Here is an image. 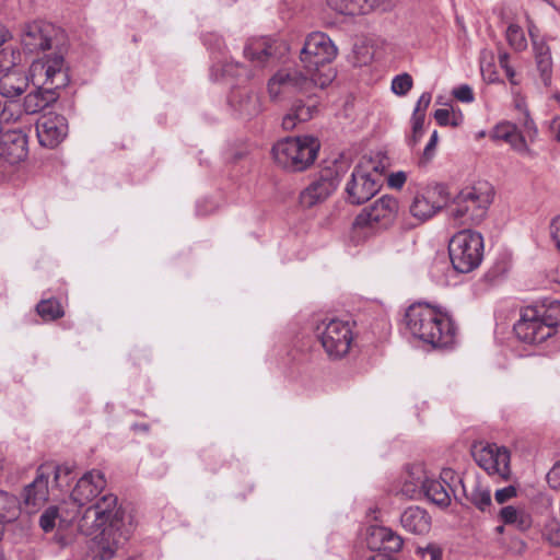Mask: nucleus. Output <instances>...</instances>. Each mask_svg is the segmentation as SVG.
<instances>
[{
  "mask_svg": "<svg viewBox=\"0 0 560 560\" xmlns=\"http://www.w3.org/2000/svg\"><path fill=\"white\" fill-rule=\"evenodd\" d=\"M7 48H2V60L7 57ZM11 60L10 63L13 69H4L2 63V97L10 98L21 95L28 85V77L25 75L24 71L18 68L21 62V52L19 50H10Z\"/></svg>",
  "mask_w": 560,
  "mask_h": 560,
  "instance_id": "a211bd4d",
  "label": "nucleus"
},
{
  "mask_svg": "<svg viewBox=\"0 0 560 560\" xmlns=\"http://www.w3.org/2000/svg\"><path fill=\"white\" fill-rule=\"evenodd\" d=\"M527 30H528V34H529L532 43L544 38V36H541L539 34V30L536 26V24L529 19H527Z\"/></svg>",
  "mask_w": 560,
  "mask_h": 560,
  "instance_id": "6e6d98bb",
  "label": "nucleus"
},
{
  "mask_svg": "<svg viewBox=\"0 0 560 560\" xmlns=\"http://www.w3.org/2000/svg\"><path fill=\"white\" fill-rule=\"evenodd\" d=\"M2 503L4 504H11L15 503V499L8 493L2 492Z\"/></svg>",
  "mask_w": 560,
  "mask_h": 560,
  "instance_id": "e2e57ef3",
  "label": "nucleus"
},
{
  "mask_svg": "<svg viewBox=\"0 0 560 560\" xmlns=\"http://www.w3.org/2000/svg\"><path fill=\"white\" fill-rule=\"evenodd\" d=\"M365 560H396V559L385 552H376V553L370 556L369 558H366Z\"/></svg>",
  "mask_w": 560,
  "mask_h": 560,
  "instance_id": "052dcab7",
  "label": "nucleus"
},
{
  "mask_svg": "<svg viewBox=\"0 0 560 560\" xmlns=\"http://www.w3.org/2000/svg\"><path fill=\"white\" fill-rule=\"evenodd\" d=\"M428 477L421 464L408 466L401 475L400 493L411 499L420 497Z\"/></svg>",
  "mask_w": 560,
  "mask_h": 560,
  "instance_id": "393cba45",
  "label": "nucleus"
},
{
  "mask_svg": "<svg viewBox=\"0 0 560 560\" xmlns=\"http://www.w3.org/2000/svg\"><path fill=\"white\" fill-rule=\"evenodd\" d=\"M331 71H323L320 75L307 74L298 68H282L268 81V93L272 100L287 97L293 94L311 93L314 88L324 89L334 79Z\"/></svg>",
  "mask_w": 560,
  "mask_h": 560,
  "instance_id": "7ed1b4c3",
  "label": "nucleus"
},
{
  "mask_svg": "<svg viewBox=\"0 0 560 560\" xmlns=\"http://www.w3.org/2000/svg\"><path fill=\"white\" fill-rule=\"evenodd\" d=\"M422 494L439 506H447L451 503V488L445 480L428 477Z\"/></svg>",
  "mask_w": 560,
  "mask_h": 560,
  "instance_id": "7c9ffc66",
  "label": "nucleus"
},
{
  "mask_svg": "<svg viewBox=\"0 0 560 560\" xmlns=\"http://www.w3.org/2000/svg\"><path fill=\"white\" fill-rule=\"evenodd\" d=\"M550 131L557 141H560V117H555L550 122Z\"/></svg>",
  "mask_w": 560,
  "mask_h": 560,
  "instance_id": "bf43d9fd",
  "label": "nucleus"
},
{
  "mask_svg": "<svg viewBox=\"0 0 560 560\" xmlns=\"http://www.w3.org/2000/svg\"><path fill=\"white\" fill-rule=\"evenodd\" d=\"M401 525H427L431 522L428 512L420 506L407 508L400 516Z\"/></svg>",
  "mask_w": 560,
  "mask_h": 560,
  "instance_id": "c9c22d12",
  "label": "nucleus"
},
{
  "mask_svg": "<svg viewBox=\"0 0 560 560\" xmlns=\"http://www.w3.org/2000/svg\"><path fill=\"white\" fill-rule=\"evenodd\" d=\"M555 472L557 471L558 475L560 476V460L553 465V467L551 468Z\"/></svg>",
  "mask_w": 560,
  "mask_h": 560,
  "instance_id": "774afa93",
  "label": "nucleus"
},
{
  "mask_svg": "<svg viewBox=\"0 0 560 560\" xmlns=\"http://www.w3.org/2000/svg\"><path fill=\"white\" fill-rule=\"evenodd\" d=\"M514 332L521 341L529 345L541 343L553 335L551 328L541 323L528 307L522 311L520 319L514 324Z\"/></svg>",
  "mask_w": 560,
  "mask_h": 560,
  "instance_id": "f3484780",
  "label": "nucleus"
},
{
  "mask_svg": "<svg viewBox=\"0 0 560 560\" xmlns=\"http://www.w3.org/2000/svg\"><path fill=\"white\" fill-rule=\"evenodd\" d=\"M493 200V188L487 182L463 188L454 198L450 214L462 223H479Z\"/></svg>",
  "mask_w": 560,
  "mask_h": 560,
  "instance_id": "423d86ee",
  "label": "nucleus"
},
{
  "mask_svg": "<svg viewBox=\"0 0 560 560\" xmlns=\"http://www.w3.org/2000/svg\"><path fill=\"white\" fill-rule=\"evenodd\" d=\"M232 105L238 116L244 119H250L257 116L261 110L260 98L253 92L242 93L237 97L234 96Z\"/></svg>",
  "mask_w": 560,
  "mask_h": 560,
  "instance_id": "2f4dec72",
  "label": "nucleus"
},
{
  "mask_svg": "<svg viewBox=\"0 0 560 560\" xmlns=\"http://www.w3.org/2000/svg\"><path fill=\"white\" fill-rule=\"evenodd\" d=\"M222 75H228V77H246L248 78L249 74L246 70V68L238 63V62H226L225 65L222 66Z\"/></svg>",
  "mask_w": 560,
  "mask_h": 560,
  "instance_id": "c03bdc74",
  "label": "nucleus"
},
{
  "mask_svg": "<svg viewBox=\"0 0 560 560\" xmlns=\"http://www.w3.org/2000/svg\"><path fill=\"white\" fill-rule=\"evenodd\" d=\"M117 497L105 494L95 504L86 508L81 521L92 522V525H115L124 521V511L118 506Z\"/></svg>",
  "mask_w": 560,
  "mask_h": 560,
  "instance_id": "dca6fc26",
  "label": "nucleus"
},
{
  "mask_svg": "<svg viewBox=\"0 0 560 560\" xmlns=\"http://www.w3.org/2000/svg\"><path fill=\"white\" fill-rule=\"evenodd\" d=\"M285 49V46L278 40L267 37L253 38L245 46L244 56L257 67H265Z\"/></svg>",
  "mask_w": 560,
  "mask_h": 560,
  "instance_id": "412c9836",
  "label": "nucleus"
},
{
  "mask_svg": "<svg viewBox=\"0 0 560 560\" xmlns=\"http://www.w3.org/2000/svg\"><path fill=\"white\" fill-rule=\"evenodd\" d=\"M317 113V104L311 97L306 103L302 101L295 102L290 110L282 119V127L284 130H293L300 122H305L314 117Z\"/></svg>",
  "mask_w": 560,
  "mask_h": 560,
  "instance_id": "cd10ccee",
  "label": "nucleus"
},
{
  "mask_svg": "<svg viewBox=\"0 0 560 560\" xmlns=\"http://www.w3.org/2000/svg\"><path fill=\"white\" fill-rule=\"evenodd\" d=\"M340 170L336 162L326 166L300 195V202L305 208H312L326 200L337 188Z\"/></svg>",
  "mask_w": 560,
  "mask_h": 560,
  "instance_id": "2eb2a0df",
  "label": "nucleus"
},
{
  "mask_svg": "<svg viewBox=\"0 0 560 560\" xmlns=\"http://www.w3.org/2000/svg\"><path fill=\"white\" fill-rule=\"evenodd\" d=\"M431 100H432L431 93H429V92L422 93L416 104L412 117H419V118L422 117L425 119V110L429 107Z\"/></svg>",
  "mask_w": 560,
  "mask_h": 560,
  "instance_id": "a18cd8bd",
  "label": "nucleus"
},
{
  "mask_svg": "<svg viewBox=\"0 0 560 560\" xmlns=\"http://www.w3.org/2000/svg\"><path fill=\"white\" fill-rule=\"evenodd\" d=\"M537 69L545 85L551 83L552 58L550 47L545 37L532 43Z\"/></svg>",
  "mask_w": 560,
  "mask_h": 560,
  "instance_id": "c85d7f7f",
  "label": "nucleus"
},
{
  "mask_svg": "<svg viewBox=\"0 0 560 560\" xmlns=\"http://www.w3.org/2000/svg\"><path fill=\"white\" fill-rule=\"evenodd\" d=\"M30 78L37 90L25 96L23 107L25 114H36L55 103L58 98L57 90L69 83L62 55L54 54L33 61Z\"/></svg>",
  "mask_w": 560,
  "mask_h": 560,
  "instance_id": "f257e3e1",
  "label": "nucleus"
},
{
  "mask_svg": "<svg viewBox=\"0 0 560 560\" xmlns=\"http://www.w3.org/2000/svg\"><path fill=\"white\" fill-rule=\"evenodd\" d=\"M527 30H528V34H529L532 43L544 38V36H541L539 34V30L536 26V24L529 19H527Z\"/></svg>",
  "mask_w": 560,
  "mask_h": 560,
  "instance_id": "4d7b16f0",
  "label": "nucleus"
},
{
  "mask_svg": "<svg viewBox=\"0 0 560 560\" xmlns=\"http://www.w3.org/2000/svg\"><path fill=\"white\" fill-rule=\"evenodd\" d=\"M330 9L345 15L368 14L372 12L365 0H327Z\"/></svg>",
  "mask_w": 560,
  "mask_h": 560,
  "instance_id": "473e14b6",
  "label": "nucleus"
},
{
  "mask_svg": "<svg viewBox=\"0 0 560 560\" xmlns=\"http://www.w3.org/2000/svg\"><path fill=\"white\" fill-rule=\"evenodd\" d=\"M411 122H412V132H411V136L408 138V144L411 148H413L415 145H417L419 143V141L421 140V138L423 136L424 118L412 117Z\"/></svg>",
  "mask_w": 560,
  "mask_h": 560,
  "instance_id": "37998d69",
  "label": "nucleus"
},
{
  "mask_svg": "<svg viewBox=\"0 0 560 560\" xmlns=\"http://www.w3.org/2000/svg\"><path fill=\"white\" fill-rule=\"evenodd\" d=\"M316 335L330 359H341L350 351L353 332L349 322L325 318L316 326Z\"/></svg>",
  "mask_w": 560,
  "mask_h": 560,
  "instance_id": "f8f14e48",
  "label": "nucleus"
},
{
  "mask_svg": "<svg viewBox=\"0 0 560 560\" xmlns=\"http://www.w3.org/2000/svg\"><path fill=\"white\" fill-rule=\"evenodd\" d=\"M387 0H365L371 5L372 11L383 5Z\"/></svg>",
  "mask_w": 560,
  "mask_h": 560,
  "instance_id": "680f3d73",
  "label": "nucleus"
},
{
  "mask_svg": "<svg viewBox=\"0 0 560 560\" xmlns=\"http://www.w3.org/2000/svg\"><path fill=\"white\" fill-rule=\"evenodd\" d=\"M500 520L505 524L518 523L523 525L527 522L524 510L517 509L513 505H506L500 510Z\"/></svg>",
  "mask_w": 560,
  "mask_h": 560,
  "instance_id": "58836bf2",
  "label": "nucleus"
},
{
  "mask_svg": "<svg viewBox=\"0 0 560 560\" xmlns=\"http://www.w3.org/2000/svg\"><path fill=\"white\" fill-rule=\"evenodd\" d=\"M211 38H214L215 44L218 45V48H220V38H219V37H217V36H214V35H211L209 38H206V44H207V45H211V42H210V40H211Z\"/></svg>",
  "mask_w": 560,
  "mask_h": 560,
  "instance_id": "69168bd1",
  "label": "nucleus"
},
{
  "mask_svg": "<svg viewBox=\"0 0 560 560\" xmlns=\"http://www.w3.org/2000/svg\"><path fill=\"white\" fill-rule=\"evenodd\" d=\"M27 137L21 129H2V160L19 164L27 156Z\"/></svg>",
  "mask_w": 560,
  "mask_h": 560,
  "instance_id": "5701e85b",
  "label": "nucleus"
},
{
  "mask_svg": "<svg viewBox=\"0 0 560 560\" xmlns=\"http://www.w3.org/2000/svg\"><path fill=\"white\" fill-rule=\"evenodd\" d=\"M407 180V174L405 172H395L388 176V186L395 189H400Z\"/></svg>",
  "mask_w": 560,
  "mask_h": 560,
  "instance_id": "603ef678",
  "label": "nucleus"
},
{
  "mask_svg": "<svg viewBox=\"0 0 560 560\" xmlns=\"http://www.w3.org/2000/svg\"><path fill=\"white\" fill-rule=\"evenodd\" d=\"M441 208V190L436 187H427L415 195L409 210L415 219L423 222L433 217Z\"/></svg>",
  "mask_w": 560,
  "mask_h": 560,
  "instance_id": "4be33fe9",
  "label": "nucleus"
},
{
  "mask_svg": "<svg viewBox=\"0 0 560 560\" xmlns=\"http://www.w3.org/2000/svg\"><path fill=\"white\" fill-rule=\"evenodd\" d=\"M509 60H510V56H509L508 52H502V54L499 55V65H500V67L504 70L505 75L508 77L509 81L512 84H516L517 82L515 81V71L510 66Z\"/></svg>",
  "mask_w": 560,
  "mask_h": 560,
  "instance_id": "de8ad7c7",
  "label": "nucleus"
},
{
  "mask_svg": "<svg viewBox=\"0 0 560 560\" xmlns=\"http://www.w3.org/2000/svg\"><path fill=\"white\" fill-rule=\"evenodd\" d=\"M514 497H516V488L514 486L499 489L494 493V499L499 504H503Z\"/></svg>",
  "mask_w": 560,
  "mask_h": 560,
  "instance_id": "8fccbe9b",
  "label": "nucleus"
},
{
  "mask_svg": "<svg viewBox=\"0 0 560 560\" xmlns=\"http://www.w3.org/2000/svg\"><path fill=\"white\" fill-rule=\"evenodd\" d=\"M508 44L515 51H524L527 48V39L522 27L515 23H511L505 32Z\"/></svg>",
  "mask_w": 560,
  "mask_h": 560,
  "instance_id": "e433bc0d",
  "label": "nucleus"
},
{
  "mask_svg": "<svg viewBox=\"0 0 560 560\" xmlns=\"http://www.w3.org/2000/svg\"><path fill=\"white\" fill-rule=\"evenodd\" d=\"M78 509L70 504V501H63L56 505H49L39 517V525H72L81 521Z\"/></svg>",
  "mask_w": 560,
  "mask_h": 560,
  "instance_id": "a878e982",
  "label": "nucleus"
},
{
  "mask_svg": "<svg viewBox=\"0 0 560 560\" xmlns=\"http://www.w3.org/2000/svg\"><path fill=\"white\" fill-rule=\"evenodd\" d=\"M320 143L313 136L288 137L272 148L276 163L284 170L301 172L316 160Z\"/></svg>",
  "mask_w": 560,
  "mask_h": 560,
  "instance_id": "39448f33",
  "label": "nucleus"
},
{
  "mask_svg": "<svg viewBox=\"0 0 560 560\" xmlns=\"http://www.w3.org/2000/svg\"><path fill=\"white\" fill-rule=\"evenodd\" d=\"M407 330L433 348H446L454 342L455 327L451 317L427 303L410 305L405 314Z\"/></svg>",
  "mask_w": 560,
  "mask_h": 560,
  "instance_id": "f03ea898",
  "label": "nucleus"
},
{
  "mask_svg": "<svg viewBox=\"0 0 560 560\" xmlns=\"http://www.w3.org/2000/svg\"><path fill=\"white\" fill-rule=\"evenodd\" d=\"M61 468L52 464L39 466L35 479L24 487L19 506H16L12 512L8 511L7 514H2V524L13 522L16 517V511L26 514H34L38 512L40 506L48 500V481L50 476L54 475L57 480Z\"/></svg>",
  "mask_w": 560,
  "mask_h": 560,
  "instance_id": "0eeeda50",
  "label": "nucleus"
},
{
  "mask_svg": "<svg viewBox=\"0 0 560 560\" xmlns=\"http://www.w3.org/2000/svg\"><path fill=\"white\" fill-rule=\"evenodd\" d=\"M366 545L371 550L397 552L402 547V538L392 527H369Z\"/></svg>",
  "mask_w": 560,
  "mask_h": 560,
  "instance_id": "b1692460",
  "label": "nucleus"
},
{
  "mask_svg": "<svg viewBox=\"0 0 560 560\" xmlns=\"http://www.w3.org/2000/svg\"><path fill=\"white\" fill-rule=\"evenodd\" d=\"M476 464L490 476L508 480L511 476V455L505 446L490 443L474 444L471 450Z\"/></svg>",
  "mask_w": 560,
  "mask_h": 560,
  "instance_id": "ddd939ff",
  "label": "nucleus"
},
{
  "mask_svg": "<svg viewBox=\"0 0 560 560\" xmlns=\"http://www.w3.org/2000/svg\"><path fill=\"white\" fill-rule=\"evenodd\" d=\"M382 186V173L372 159H362L346 184L347 200L361 205L370 200Z\"/></svg>",
  "mask_w": 560,
  "mask_h": 560,
  "instance_id": "1a4fd4ad",
  "label": "nucleus"
},
{
  "mask_svg": "<svg viewBox=\"0 0 560 560\" xmlns=\"http://www.w3.org/2000/svg\"><path fill=\"white\" fill-rule=\"evenodd\" d=\"M23 113H25L23 105L14 97L5 98L2 103V121H15Z\"/></svg>",
  "mask_w": 560,
  "mask_h": 560,
  "instance_id": "4c0bfd02",
  "label": "nucleus"
},
{
  "mask_svg": "<svg viewBox=\"0 0 560 560\" xmlns=\"http://www.w3.org/2000/svg\"><path fill=\"white\" fill-rule=\"evenodd\" d=\"M529 310L535 312L537 318L541 323L548 325L551 331L555 332L556 326L560 324V302L557 300H544L542 302L528 306Z\"/></svg>",
  "mask_w": 560,
  "mask_h": 560,
  "instance_id": "c756f323",
  "label": "nucleus"
},
{
  "mask_svg": "<svg viewBox=\"0 0 560 560\" xmlns=\"http://www.w3.org/2000/svg\"><path fill=\"white\" fill-rule=\"evenodd\" d=\"M542 537L552 546H560V527H542Z\"/></svg>",
  "mask_w": 560,
  "mask_h": 560,
  "instance_id": "09e8293b",
  "label": "nucleus"
},
{
  "mask_svg": "<svg viewBox=\"0 0 560 560\" xmlns=\"http://www.w3.org/2000/svg\"><path fill=\"white\" fill-rule=\"evenodd\" d=\"M337 56V47L332 40L322 32L310 34L300 54V60L307 74L320 75L323 71H332L330 62Z\"/></svg>",
  "mask_w": 560,
  "mask_h": 560,
  "instance_id": "9b49d317",
  "label": "nucleus"
},
{
  "mask_svg": "<svg viewBox=\"0 0 560 560\" xmlns=\"http://www.w3.org/2000/svg\"><path fill=\"white\" fill-rule=\"evenodd\" d=\"M490 137L497 141H504L516 152L525 153L528 151L524 136L514 124L509 121L498 124L491 131Z\"/></svg>",
  "mask_w": 560,
  "mask_h": 560,
  "instance_id": "bb28decb",
  "label": "nucleus"
},
{
  "mask_svg": "<svg viewBox=\"0 0 560 560\" xmlns=\"http://www.w3.org/2000/svg\"><path fill=\"white\" fill-rule=\"evenodd\" d=\"M85 560H110L129 537L126 527H85Z\"/></svg>",
  "mask_w": 560,
  "mask_h": 560,
  "instance_id": "9d476101",
  "label": "nucleus"
},
{
  "mask_svg": "<svg viewBox=\"0 0 560 560\" xmlns=\"http://www.w3.org/2000/svg\"><path fill=\"white\" fill-rule=\"evenodd\" d=\"M550 236L557 249L560 252V215L556 217L550 223Z\"/></svg>",
  "mask_w": 560,
  "mask_h": 560,
  "instance_id": "864d4df0",
  "label": "nucleus"
},
{
  "mask_svg": "<svg viewBox=\"0 0 560 560\" xmlns=\"http://www.w3.org/2000/svg\"><path fill=\"white\" fill-rule=\"evenodd\" d=\"M412 78L408 73L396 75L392 81V91L399 96L406 95L412 88Z\"/></svg>",
  "mask_w": 560,
  "mask_h": 560,
  "instance_id": "ea45409f",
  "label": "nucleus"
},
{
  "mask_svg": "<svg viewBox=\"0 0 560 560\" xmlns=\"http://www.w3.org/2000/svg\"><path fill=\"white\" fill-rule=\"evenodd\" d=\"M438 142H439V133H438L436 130H434L431 133L430 140H429V142L427 143V145H425V148L423 150V156L422 158H423L424 161H430L434 156Z\"/></svg>",
  "mask_w": 560,
  "mask_h": 560,
  "instance_id": "3c124183",
  "label": "nucleus"
},
{
  "mask_svg": "<svg viewBox=\"0 0 560 560\" xmlns=\"http://www.w3.org/2000/svg\"><path fill=\"white\" fill-rule=\"evenodd\" d=\"M38 141L43 147H57L68 133L67 119L57 114L42 116L36 124Z\"/></svg>",
  "mask_w": 560,
  "mask_h": 560,
  "instance_id": "aec40b11",
  "label": "nucleus"
},
{
  "mask_svg": "<svg viewBox=\"0 0 560 560\" xmlns=\"http://www.w3.org/2000/svg\"><path fill=\"white\" fill-rule=\"evenodd\" d=\"M77 527H43L49 540L59 547H66L73 541Z\"/></svg>",
  "mask_w": 560,
  "mask_h": 560,
  "instance_id": "72a5a7b5",
  "label": "nucleus"
},
{
  "mask_svg": "<svg viewBox=\"0 0 560 560\" xmlns=\"http://www.w3.org/2000/svg\"><path fill=\"white\" fill-rule=\"evenodd\" d=\"M448 254L451 262L458 272L475 270L483 258V237L479 232L463 230L450 241Z\"/></svg>",
  "mask_w": 560,
  "mask_h": 560,
  "instance_id": "6e6552de",
  "label": "nucleus"
},
{
  "mask_svg": "<svg viewBox=\"0 0 560 560\" xmlns=\"http://www.w3.org/2000/svg\"><path fill=\"white\" fill-rule=\"evenodd\" d=\"M59 30L46 21H33L22 28L20 39L27 52H39L54 48L57 45Z\"/></svg>",
  "mask_w": 560,
  "mask_h": 560,
  "instance_id": "4468645a",
  "label": "nucleus"
},
{
  "mask_svg": "<svg viewBox=\"0 0 560 560\" xmlns=\"http://www.w3.org/2000/svg\"><path fill=\"white\" fill-rule=\"evenodd\" d=\"M547 481L552 489H560V476L557 471L555 472L552 469H550V471L547 474Z\"/></svg>",
  "mask_w": 560,
  "mask_h": 560,
  "instance_id": "13d9d810",
  "label": "nucleus"
},
{
  "mask_svg": "<svg viewBox=\"0 0 560 560\" xmlns=\"http://www.w3.org/2000/svg\"><path fill=\"white\" fill-rule=\"evenodd\" d=\"M471 502L481 511H485L491 504L490 490L483 488H475L470 494Z\"/></svg>",
  "mask_w": 560,
  "mask_h": 560,
  "instance_id": "a19ab883",
  "label": "nucleus"
},
{
  "mask_svg": "<svg viewBox=\"0 0 560 560\" xmlns=\"http://www.w3.org/2000/svg\"><path fill=\"white\" fill-rule=\"evenodd\" d=\"M442 547L435 542H430L423 547H417V555L422 559L429 558V560H442Z\"/></svg>",
  "mask_w": 560,
  "mask_h": 560,
  "instance_id": "79ce46f5",
  "label": "nucleus"
},
{
  "mask_svg": "<svg viewBox=\"0 0 560 560\" xmlns=\"http://www.w3.org/2000/svg\"><path fill=\"white\" fill-rule=\"evenodd\" d=\"M106 487L104 475L98 470H91L84 474L77 482L72 490L70 504L78 509V514H81V509L91 502L98 493Z\"/></svg>",
  "mask_w": 560,
  "mask_h": 560,
  "instance_id": "6ab92c4d",
  "label": "nucleus"
},
{
  "mask_svg": "<svg viewBox=\"0 0 560 560\" xmlns=\"http://www.w3.org/2000/svg\"><path fill=\"white\" fill-rule=\"evenodd\" d=\"M454 97L463 103H471L474 101L472 89L468 84L459 85L453 90Z\"/></svg>",
  "mask_w": 560,
  "mask_h": 560,
  "instance_id": "49530a36",
  "label": "nucleus"
},
{
  "mask_svg": "<svg viewBox=\"0 0 560 560\" xmlns=\"http://www.w3.org/2000/svg\"><path fill=\"white\" fill-rule=\"evenodd\" d=\"M525 115H526V119H525V127H526L527 129H529V128L534 125V121H533L532 119H529V117H528V113H527V112H525Z\"/></svg>",
  "mask_w": 560,
  "mask_h": 560,
  "instance_id": "338daca9",
  "label": "nucleus"
},
{
  "mask_svg": "<svg viewBox=\"0 0 560 560\" xmlns=\"http://www.w3.org/2000/svg\"><path fill=\"white\" fill-rule=\"evenodd\" d=\"M38 315L44 320H55L63 316L61 304L56 299L40 301L36 306Z\"/></svg>",
  "mask_w": 560,
  "mask_h": 560,
  "instance_id": "f704fd0d",
  "label": "nucleus"
},
{
  "mask_svg": "<svg viewBox=\"0 0 560 560\" xmlns=\"http://www.w3.org/2000/svg\"><path fill=\"white\" fill-rule=\"evenodd\" d=\"M451 116H452V110L446 109V108H439L434 113V118L440 126L450 125Z\"/></svg>",
  "mask_w": 560,
  "mask_h": 560,
  "instance_id": "5fc2aeb1",
  "label": "nucleus"
},
{
  "mask_svg": "<svg viewBox=\"0 0 560 560\" xmlns=\"http://www.w3.org/2000/svg\"><path fill=\"white\" fill-rule=\"evenodd\" d=\"M450 125H452L454 127L459 125V117H456L453 110H452V116H451Z\"/></svg>",
  "mask_w": 560,
  "mask_h": 560,
  "instance_id": "0e129e2a",
  "label": "nucleus"
},
{
  "mask_svg": "<svg viewBox=\"0 0 560 560\" xmlns=\"http://www.w3.org/2000/svg\"><path fill=\"white\" fill-rule=\"evenodd\" d=\"M399 203L395 197L385 195L365 207L355 217L351 228V241L364 242L374 231L388 228L396 219Z\"/></svg>",
  "mask_w": 560,
  "mask_h": 560,
  "instance_id": "20e7f679",
  "label": "nucleus"
}]
</instances>
